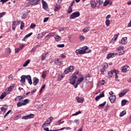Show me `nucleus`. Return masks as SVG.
Masks as SVG:
<instances>
[{
  "label": "nucleus",
  "instance_id": "obj_1",
  "mask_svg": "<svg viewBox=\"0 0 131 131\" xmlns=\"http://www.w3.org/2000/svg\"><path fill=\"white\" fill-rule=\"evenodd\" d=\"M91 50H89V47L88 46H84L81 49H77L76 50L75 53L76 55H83L84 54H88L89 53H91Z\"/></svg>",
  "mask_w": 131,
  "mask_h": 131
},
{
  "label": "nucleus",
  "instance_id": "obj_2",
  "mask_svg": "<svg viewBox=\"0 0 131 131\" xmlns=\"http://www.w3.org/2000/svg\"><path fill=\"white\" fill-rule=\"evenodd\" d=\"M20 82L21 83H25L26 79L28 80L29 84L31 85L32 84V80L31 79V76L30 75H22L20 77Z\"/></svg>",
  "mask_w": 131,
  "mask_h": 131
},
{
  "label": "nucleus",
  "instance_id": "obj_3",
  "mask_svg": "<svg viewBox=\"0 0 131 131\" xmlns=\"http://www.w3.org/2000/svg\"><path fill=\"white\" fill-rule=\"evenodd\" d=\"M78 73H79L78 71H76L72 76L70 77V83H71V84H73V85L75 84V81H76V79H77V76H76V75H78Z\"/></svg>",
  "mask_w": 131,
  "mask_h": 131
},
{
  "label": "nucleus",
  "instance_id": "obj_4",
  "mask_svg": "<svg viewBox=\"0 0 131 131\" xmlns=\"http://www.w3.org/2000/svg\"><path fill=\"white\" fill-rule=\"evenodd\" d=\"M53 118H54L53 117H50V118L47 119L42 125V127H46V126H49V125H50V124H51V123H52V121H53Z\"/></svg>",
  "mask_w": 131,
  "mask_h": 131
},
{
  "label": "nucleus",
  "instance_id": "obj_5",
  "mask_svg": "<svg viewBox=\"0 0 131 131\" xmlns=\"http://www.w3.org/2000/svg\"><path fill=\"white\" fill-rule=\"evenodd\" d=\"M116 74H119V71L118 70H114L108 72V76L110 78L112 77L113 75H116Z\"/></svg>",
  "mask_w": 131,
  "mask_h": 131
},
{
  "label": "nucleus",
  "instance_id": "obj_6",
  "mask_svg": "<svg viewBox=\"0 0 131 131\" xmlns=\"http://www.w3.org/2000/svg\"><path fill=\"white\" fill-rule=\"evenodd\" d=\"M80 16V13L79 12H75L73 13L70 16L69 19H75L77 18V17H79Z\"/></svg>",
  "mask_w": 131,
  "mask_h": 131
},
{
  "label": "nucleus",
  "instance_id": "obj_7",
  "mask_svg": "<svg viewBox=\"0 0 131 131\" xmlns=\"http://www.w3.org/2000/svg\"><path fill=\"white\" fill-rule=\"evenodd\" d=\"M105 68H108L107 63H105L104 64L103 68L100 69L101 74H102L103 75H105V74H107V72L106 71Z\"/></svg>",
  "mask_w": 131,
  "mask_h": 131
},
{
  "label": "nucleus",
  "instance_id": "obj_8",
  "mask_svg": "<svg viewBox=\"0 0 131 131\" xmlns=\"http://www.w3.org/2000/svg\"><path fill=\"white\" fill-rule=\"evenodd\" d=\"M34 117V115L33 114H30L26 116H24L21 117V119H24L25 120H27V119H30Z\"/></svg>",
  "mask_w": 131,
  "mask_h": 131
},
{
  "label": "nucleus",
  "instance_id": "obj_9",
  "mask_svg": "<svg viewBox=\"0 0 131 131\" xmlns=\"http://www.w3.org/2000/svg\"><path fill=\"white\" fill-rule=\"evenodd\" d=\"M30 1V4L31 6H36V5H38L39 4V2L40 0H27Z\"/></svg>",
  "mask_w": 131,
  "mask_h": 131
},
{
  "label": "nucleus",
  "instance_id": "obj_10",
  "mask_svg": "<svg viewBox=\"0 0 131 131\" xmlns=\"http://www.w3.org/2000/svg\"><path fill=\"white\" fill-rule=\"evenodd\" d=\"M124 47L123 46H119L117 48V51L119 54V55H123L124 53Z\"/></svg>",
  "mask_w": 131,
  "mask_h": 131
},
{
  "label": "nucleus",
  "instance_id": "obj_11",
  "mask_svg": "<svg viewBox=\"0 0 131 131\" xmlns=\"http://www.w3.org/2000/svg\"><path fill=\"white\" fill-rule=\"evenodd\" d=\"M129 70V67L127 66H124L121 67V71L123 73H125L126 72H127Z\"/></svg>",
  "mask_w": 131,
  "mask_h": 131
},
{
  "label": "nucleus",
  "instance_id": "obj_12",
  "mask_svg": "<svg viewBox=\"0 0 131 131\" xmlns=\"http://www.w3.org/2000/svg\"><path fill=\"white\" fill-rule=\"evenodd\" d=\"M105 97V95L104 94V92H102L101 94H100L99 96H97L95 97V101L98 102L101 99V98H103Z\"/></svg>",
  "mask_w": 131,
  "mask_h": 131
},
{
  "label": "nucleus",
  "instance_id": "obj_13",
  "mask_svg": "<svg viewBox=\"0 0 131 131\" xmlns=\"http://www.w3.org/2000/svg\"><path fill=\"white\" fill-rule=\"evenodd\" d=\"M76 100H77V103H81V104H82L84 101V98H83V97H79L77 96L76 97Z\"/></svg>",
  "mask_w": 131,
  "mask_h": 131
},
{
  "label": "nucleus",
  "instance_id": "obj_14",
  "mask_svg": "<svg viewBox=\"0 0 131 131\" xmlns=\"http://www.w3.org/2000/svg\"><path fill=\"white\" fill-rule=\"evenodd\" d=\"M108 99L111 103L113 104V103L115 102V100H116V96H115V95H111Z\"/></svg>",
  "mask_w": 131,
  "mask_h": 131
},
{
  "label": "nucleus",
  "instance_id": "obj_15",
  "mask_svg": "<svg viewBox=\"0 0 131 131\" xmlns=\"http://www.w3.org/2000/svg\"><path fill=\"white\" fill-rule=\"evenodd\" d=\"M90 5L91 7L93 8H95L97 7V3L95 0H91L90 1Z\"/></svg>",
  "mask_w": 131,
  "mask_h": 131
},
{
  "label": "nucleus",
  "instance_id": "obj_16",
  "mask_svg": "<svg viewBox=\"0 0 131 131\" xmlns=\"http://www.w3.org/2000/svg\"><path fill=\"white\" fill-rule=\"evenodd\" d=\"M50 52H47L46 53H42V55L41 56V59L42 61H45L47 58V55H49Z\"/></svg>",
  "mask_w": 131,
  "mask_h": 131
},
{
  "label": "nucleus",
  "instance_id": "obj_17",
  "mask_svg": "<svg viewBox=\"0 0 131 131\" xmlns=\"http://www.w3.org/2000/svg\"><path fill=\"white\" fill-rule=\"evenodd\" d=\"M33 85H36V84H37V83H38V82H39V79H38V78H37V77H35L33 78Z\"/></svg>",
  "mask_w": 131,
  "mask_h": 131
},
{
  "label": "nucleus",
  "instance_id": "obj_18",
  "mask_svg": "<svg viewBox=\"0 0 131 131\" xmlns=\"http://www.w3.org/2000/svg\"><path fill=\"white\" fill-rule=\"evenodd\" d=\"M126 42H127V38L126 37L122 38L121 40V43L122 45H126Z\"/></svg>",
  "mask_w": 131,
  "mask_h": 131
},
{
  "label": "nucleus",
  "instance_id": "obj_19",
  "mask_svg": "<svg viewBox=\"0 0 131 131\" xmlns=\"http://www.w3.org/2000/svg\"><path fill=\"white\" fill-rule=\"evenodd\" d=\"M8 110V105H4L1 108V111H3V112H6L7 110Z\"/></svg>",
  "mask_w": 131,
  "mask_h": 131
},
{
  "label": "nucleus",
  "instance_id": "obj_20",
  "mask_svg": "<svg viewBox=\"0 0 131 131\" xmlns=\"http://www.w3.org/2000/svg\"><path fill=\"white\" fill-rule=\"evenodd\" d=\"M116 55L115 53H110L106 56V59H110V58H113L114 56Z\"/></svg>",
  "mask_w": 131,
  "mask_h": 131
},
{
  "label": "nucleus",
  "instance_id": "obj_21",
  "mask_svg": "<svg viewBox=\"0 0 131 131\" xmlns=\"http://www.w3.org/2000/svg\"><path fill=\"white\" fill-rule=\"evenodd\" d=\"M42 7L43 9H47L48 8V5L47 4V2L43 0H42Z\"/></svg>",
  "mask_w": 131,
  "mask_h": 131
},
{
  "label": "nucleus",
  "instance_id": "obj_22",
  "mask_svg": "<svg viewBox=\"0 0 131 131\" xmlns=\"http://www.w3.org/2000/svg\"><path fill=\"white\" fill-rule=\"evenodd\" d=\"M63 61L61 60V59H59V58H56L55 60V61H54V63L55 64H57V63H59V64H62V62Z\"/></svg>",
  "mask_w": 131,
  "mask_h": 131
},
{
  "label": "nucleus",
  "instance_id": "obj_23",
  "mask_svg": "<svg viewBox=\"0 0 131 131\" xmlns=\"http://www.w3.org/2000/svg\"><path fill=\"white\" fill-rule=\"evenodd\" d=\"M54 38L56 41H59V40H61V38L59 35H56L55 36H54Z\"/></svg>",
  "mask_w": 131,
  "mask_h": 131
},
{
  "label": "nucleus",
  "instance_id": "obj_24",
  "mask_svg": "<svg viewBox=\"0 0 131 131\" xmlns=\"http://www.w3.org/2000/svg\"><path fill=\"white\" fill-rule=\"evenodd\" d=\"M29 99H25L24 101L22 100L21 102H23V104L24 105V106H25V105H26L27 104H28V103H29Z\"/></svg>",
  "mask_w": 131,
  "mask_h": 131
},
{
  "label": "nucleus",
  "instance_id": "obj_25",
  "mask_svg": "<svg viewBox=\"0 0 131 131\" xmlns=\"http://www.w3.org/2000/svg\"><path fill=\"white\" fill-rule=\"evenodd\" d=\"M111 0H105V2L103 3V6L107 7L108 4H110Z\"/></svg>",
  "mask_w": 131,
  "mask_h": 131
},
{
  "label": "nucleus",
  "instance_id": "obj_26",
  "mask_svg": "<svg viewBox=\"0 0 131 131\" xmlns=\"http://www.w3.org/2000/svg\"><path fill=\"white\" fill-rule=\"evenodd\" d=\"M84 79V78L82 76L81 78L78 79V84H79L80 83H81V82H82Z\"/></svg>",
  "mask_w": 131,
  "mask_h": 131
},
{
  "label": "nucleus",
  "instance_id": "obj_27",
  "mask_svg": "<svg viewBox=\"0 0 131 131\" xmlns=\"http://www.w3.org/2000/svg\"><path fill=\"white\" fill-rule=\"evenodd\" d=\"M6 96H7V93H6V92H3L0 96L1 100H3Z\"/></svg>",
  "mask_w": 131,
  "mask_h": 131
},
{
  "label": "nucleus",
  "instance_id": "obj_28",
  "mask_svg": "<svg viewBox=\"0 0 131 131\" xmlns=\"http://www.w3.org/2000/svg\"><path fill=\"white\" fill-rule=\"evenodd\" d=\"M29 63H30V59H28L23 64V67H26Z\"/></svg>",
  "mask_w": 131,
  "mask_h": 131
},
{
  "label": "nucleus",
  "instance_id": "obj_29",
  "mask_svg": "<svg viewBox=\"0 0 131 131\" xmlns=\"http://www.w3.org/2000/svg\"><path fill=\"white\" fill-rule=\"evenodd\" d=\"M61 9V7L59 5H57L55 7L54 9V12H57V11H59Z\"/></svg>",
  "mask_w": 131,
  "mask_h": 131
},
{
  "label": "nucleus",
  "instance_id": "obj_30",
  "mask_svg": "<svg viewBox=\"0 0 131 131\" xmlns=\"http://www.w3.org/2000/svg\"><path fill=\"white\" fill-rule=\"evenodd\" d=\"M126 114V111H123L122 112L120 113L119 116L120 117H121L122 116H123Z\"/></svg>",
  "mask_w": 131,
  "mask_h": 131
},
{
  "label": "nucleus",
  "instance_id": "obj_31",
  "mask_svg": "<svg viewBox=\"0 0 131 131\" xmlns=\"http://www.w3.org/2000/svg\"><path fill=\"white\" fill-rule=\"evenodd\" d=\"M126 103H127V100H126V99L122 100L121 101L122 106H124L125 105V104H126Z\"/></svg>",
  "mask_w": 131,
  "mask_h": 131
},
{
  "label": "nucleus",
  "instance_id": "obj_32",
  "mask_svg": "<svg viewBox=\"0 0 131 131\" xmlns=\"http://www.w3.org/2000/svg\"><path fill=\"white\" fill-rule=\"evenodd\" d=\"M23 106H24L23 102H21V101H19L17 103V107H22Z\"/></svg>",
  "mask_w": 131,
  "mask_h": 131
},
{
  "label": "nucleus",
  "instance_id": "obj_33",
  "mask_svg": "<svg viewBox=\"0 0 131 131\" xmlns=\"http://www.w3.org/2000/svg\"><path fill=\"white\" fill-rule=\"evenodd\" d=\"M68 69H69L70 72H72V71L74 70V67L71 66L68 68Z\"/></svg>",
  "mask_w": 131,
  "mask_h": 131
},
{
  "label": "nucleus",
  "instance_id": "obj_34",
  "mask_svg": "<svg viewBox=\"0 0 131 131\" xmlns=\"http://www.w3.org/2000/svg\"><path fill=\"white\" fill-rule=\"evenodd\" d=\"M38 36L37 37V39H40V38L43 37L44 34H43V33H42L38 34Z\"/></svg>",
  "mask_w": 131,
  "mask_h": 131
},
{
  "label": "nucleus",
  "instance_id": "obj_35",
  "mask_svg": "<svg viewBox=\"0 0 131 131\" xmlns=\"http://www.w3.org/2000/svg\"><path fill=\"white\" fill-rule=\"evenodd\" d=\"M46 73H47L46 71H43L42 72V77L43 79H45V78H46V77L47 76V75L46 74Z\"/></svg>",
  "mask_w": 131,
  "mask_h": 131
},
{
  "label": "nucleus",
  "instance_id": "obj_36",
  "mask_svg": "<svg viewBox=\"0 0 131 131\" xmlns=\"http://www.w3.org/2000/svg\"><path fill=\"white\" fill-rule=\"evenodd\" d=\"M68 13L69 14L72 13V7L69 6V7L68 9Z\"/></svg>",
  "mask_w": 131,
  "mask_h": 131
},
{
  "label": "nucleus",
  "instance_id": "obj_37",
  "mask_svg": "<svg viewBox=\"0 0 131 131\" xmlns=\"http://www.w3.org/2000/svg\"><path fill=\"white\" fill-rule=\"evenodd\" d=\"M96 2L99 3L100 6H101L103 5V2H104V0H96Z\"/></svg>",
  "mask_w": 131,
  "mask_h": 131
},
{
  "label": "nucleus",
  "instance_id": "obj_38",
  "mask_svg": "<svg viewBox=\"0 0 131 131\" xmlns=\"http://www.w3.org/2000/svg\"><path fill=\"white\" fill-rule=\"evenodd\" d=\"M63 78H64V76H63V75H61V76L59 75L58 77L57 80L58 81H61V80H62V79Z\"/></svg>",
  "mask_w": 131,
  "mask_h": 131
},
{
  "label": "nucleus",
  "instance_id": "obj_39",
  "mask_svg": "<svg viewBox=\"0 0 131 131\" xmlns=\"http://www.w3.org/2000/svg\"><path fill=\"white\" fill-rule=\"evenodd\" d=\"M105 25L106 26H109V25H110V20L106 19V20H105Z\"/></svg>",
  "mask_w": 131,
  "mask_h": 131
},
{
  "label": "nucleus",
  "instance_id": "obj_40",
  "mask_svg": "<svg viewBox=\"0 0 131 131\" xmlns=\"http://www.w3.org/2000/svg\"><path fill=\"white\" fill-rule=\"evenodd\" d=\"M89 30H90V29L89 28H85L84 29H83L82 31L84 33L88 32Z\"/></svg>",
  "mask_w": 131,
  "mask_h": 131
},
{
  "label": "nucleus",
  "instance_id": "obj_41",
  "mask_svg": "<svg viewBox=\"0 0 131 131\" xmlns=\"http://www.w3.org/2000/svg\"><path fill=\"white\" fill-rule=\"evenodd\" d=\"M24 25L25 24L23 23V21H21L20 23V30H23V28H24Z\"/></svg>",
  "mask_w": 131,
  "mask_h": 131
},
{
  "label": "nucleus",
  "instance_id": "obj_42",
  "mask_svg": "<svg viewBox=\"0 0 131 131\" xmlns=\"http://www.w3.org/2000/svg\"><path fill=\"white\" fill-rule=\"evenodd\" d=\"M69 72H70L69 70L68 69V68H67L65 69L63 73H64V74H68V73H69Z\"/></svg>",
  "mask_w": 131,
  "mask_h": 131
},
{
  "label": "nucleus",
  "instance_id": "obj_43",
  "mask_svg": "<svg viewBox=\"0 0 131 131\" xmlns=\"http://www.w3.org/2000/svg\"><path fill=\"white\" fill-rule=\"evenodd\" d=\"M78 114H81V111H79L78 112H76L75 114H73V116H76V115H78Z\"/></svg>",
  "mask_w": 131,
  "mask_h": 131
},
{
  "label": "nucleus",
  "instance_id": "obj_44",
  "mask_svg": "<svg viewBox=\"0 0 131 131\" xmlns=\"http://www.w3.org/2000/svg\"><path fill=\"white\" fill-rule=\"evenodd\" d=\"M106 101L103 102V103L100 104L99 105V107H104L105 105H106Z\"/></svg>",
  "mask_w": 131,
  "mask_h": 131
},
{
  "label": "nucleus",
  "instance_id": "obj_45",
  "mask_svg": "<svg viewBox=\"0 0 131 131\" xmlns=\"http://www.w3.org/2000/svg\"><path fill=\"white\" fill-rule=\"evenodd\" d=\"M12 90H13V88H11V86H9V88L6 89V92H12Z\"/></svg>",
  "mask_w": 131,
  "mask_h": 131
},
{
  "label": "nucleus",
  "instance_id": "obj_46",
  "mask_svg": "<svg viewBox=\"0 0 131 131\" xmlns=\"http://www.w3.org/2000/svg\"><path fill=\"white\" fill-rule=\"evenodd\" d=\"M127 92H128V89H125L124 90H123L122 91V93L124 94V95H125L126 94V93H127Z\"/></svg>",
  "mask_w": 131,
  "mask_h": 131
},
{
  "label": "nucleus",
  "instance_id": "obj_47",
  "mask_svg": "<svg viewBox=\"0 0 131 131\" xmlns=\"http://www.w3.org/2000/svg\"><path fill=\"white\" fill-rule=\"evenodd\" d=\"M11 112H12V110H9L8 112H7V113L4 116V118H6V117L8 116V115L9 113H11Z\"/></svg>",
  "mask_w": 131,
  "mask_h": 131
},
{
  "label": "nucleus",
  "instance_id": "obj_48",
  "mask_svg": "<svg viewBox=\"0 0 131 131\" xmlns=\"http://www.w3.org/2000/svg\"><path fill=\"white\" fill-rule=\"evenodd\" d=\"M57 48H64L65 45L64 44H59L57 45Z\"/></svg>",
  "mask_w": 131,
  "mask_h": 131
},
{
  "label": "nucleus",
  "instance_id": "obj_49",
  "mask_svg": "<svg viewBox=\"0 0 131 131\" xmlns=\"http://www.w3.org/2000/svg\"><path fill=\"white\" fill-rule=\"evenodd\" d=\"M6 52L8 54H11V49L9 48H8L6 49Z\"/></svg>",
  "mask_w": 131,
  "mask_h": 131
},
{
  "label": "nucleus",
  "instance_id": "obj_50",
  "mask_svg": "<svg viewBox=\"0 0 131 131\" xmlns=\"http://www.w3.org/2000/svg\"><path fill=\"white\" fill-rule=\"evenodd\" d=\"M6 15V12H3L2 13H0V19L3 17V16H5Z\"/></svg>",
  "mask_w": 131,
  "mask_h": 131
},
{
  "label": "nucleus",
  "instance_id": "obj_51",
  "mask_svg": "<svg viewBox=\"0 0 131 131\" xmlns=\"http://www.w3.org/2000/svg\"><path fill=\"white\" fill-rule=\"evenodd\" d=\"M67 28H68V27H63V28H61L60 29H59L58 30V31H59V32H61V31H64V30L65 29H67Z\"/></svg>",
  "mask_w": 131,
  "mask_h": 131
},
{
  "label": "nucleus",
  "instance_id": "obj_52",
  "mask_svg": "<svg viewBox=\"0 0 131 131\" xmlns=\"http://www.w3.org/2000/svg\"><path fill=\"white\" fill-rule=\"evenodd\" d=\"M33 34V33L31 32V33L28 34L27 35H26V37H27V38H28V37L31 36V35Z\"/></svg>",
  "mask_w": 131,
  "mask_h": 131
},
{
  "label": "nucleus",
  "instance_id": "obj_53",
  "mask_svg": "<svg viewBox=\"0 0 131 131\" xmlns=\"http://www.w3.org/2000/svg\"><path fill=\"white\" fill-rule=\"evenodd\" d=\"M100 83L101 84V85H104L105 84V80H102L100 81Z\"/></svg>",
  "mask_w": 131,
  "mask_h": 131
},
{
  "label": "nucleus",
  "instance_id": "obj_54",
  "mask_svg": "<svg viewBox=\"0 0 131 131\" xmlns=\"http://www.w3.org/2000/svg\"><path fill=\"white\" fill-rule=\"evenodd\" d=\"M125 94H124L122 92L119 94V97L120 98H121L122 97H123V96H124Z\"/></svg>",
  "mask_w": 131,
  "mask_h": 131
},
{
  "label": "nucleus",
  "instance_id": "obj_55",
  "mask_svg": "<svg viewBox=\"0 0 131 131\" xmlns=\"http://www.w3.org/2000/svg\"><path fill=\"white\" fill-rule=\"evenodd\" d=\"M8 1H9V0H1L0 2L2 3L3 5H4L5 3H6V2H8Z\"/></svg>",
  "mask_w": 131,
  "mask_h": 131
},
{
  "label": "nucleus",
  "instance_id": "obj_56",
  "mask_svg": "<svg viewBox=\"0 0 131 131\" xmlns=\"http://www.w3.org/2000/svg\"><path fill=\"white\" fill-rule=\"evenodd\" d=\"M79 38L80 40H84V36L82 35H80Z\"/></svg>",
  "mask_w": 131,
  "mask_h": 131
},
{
  "label": "nucleus",
  "instance_id": "obj_57",
  "mask_svg": "<svg viewBox=\"0 0 131 131\" xmlns=\"http://www.w3.org/2000/svg\"><path fill=\"white\" fill-rule=\"evenodd\" d=\"M110 18H111V15L108 14L107 15V16L105 17L106 20H108L109 19H110Z\"/></svg>",
  "mask_w": 131,
  "mask_h": 131
},
{
  "label": "nucleus",
  "instance_id": "obj_58",
  "mask_svg": "<svg viewBox=\"0 0 131 131\" xmlns=\"http://www.w3.org/2000/svg\"><path fill=\"white\" fill-rule=\"evenodd\" d=\"M24 97L23 96H19V101H21L22 102V100L23 99H24Z\"/></svg>",
  "mask_w": 131,
  "mask_h": 131
},
{
  "label": "nucleus",
  "instance_id": "obj_59",
  "mask_svg": "<svg viewBox=\"0 0 131 131\" xmlns=\"http://www.w3.org/2000/svg\"><path fill=\"white\" fill-rule=\"evenodd\" d=\"M35 27V25L31 24L30 25V28H34Z\"/></svg>",
  "mask_w": 131,
  "mask_h": 131
},
{
  "label": "nucleus",
  "instance_id": "obj_60",
  "mask_svg": "<svg viewBox=\"0 0 131 131\" xmlns=\"http://www.w3.org/2000/svg\"><path fill=\"white\" fill-rule=\"evenodd\" d=\"M115 75V76H116V77H115L116 80H117V81H119L120 80H119V79H118V76H117V74Z\"/></svg>",
  "mask_w": 131,
  "mask_h": 131
},
{
  "label": "nucleus",
  "instance_id": "obj_61",
  "mask_svg": "<svg viewBox=\"0 0 131 131\" xmlns=\"http://www.w3.org/2000/svg\"><path fill=\"white\" fill-rule=\"evenodd\" d=\"M19 98H20V96H16V98H15V101H18H18H19Z\"/></svg>",
  "mask_w": 131,
  "mask_h": 131
},
{
  "label": "nucleus",
  "instance_id": "obj_62",
  "mask_svg": "<svg viewBox=\"0 0 131 131\" xmlns=\"http://www.w3.org/2000/svg\"><path fill=\"white\" fill-rule=\"evenodd\" d=\"M35 92H36V89L32 90V91L31 92V93L32 94L31 95H32L33 94H34V93H35Z\"/></svg>",
  "mask_w": 131,
  "mask_h": 131
},
{
  "label": "nucleus",
  "instance_id": "obj_63",
  "mask_svg": "<svg viewBox=\"0 0 131 131\" xmlns=\"http://www.w3.org/2000/svg\"><path fill=\"white\" fill-rule=\"evenodd\" d=\"M48 20H49V17H46V18H44L43 22L46 23V22H47V21H48Z\"/></svg>",
  "mask_w": 131,
  "mask_h": 131
},
{
  "label": "nucleus",
  "instance_id": "obj_64",
  "mask_svg": "<svg viewBox=\"0 0 131 131\" xmlns=\"http://www.w3.org/2000/svg\"><path fill=\"white\" fill-rule=\"evenodd\" d=\"M127 27H131V20H130V21L128 24Z\"/></svg>",
  "mask_w": 131,
  "mask_h": 131
}]
</instances>
